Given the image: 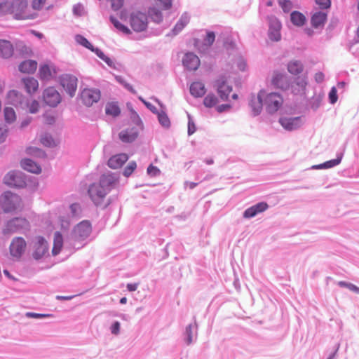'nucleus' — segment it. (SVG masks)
<instances>
[{"mask_svg":"<svg viewBox=\"0 0 359 359\" xmlns=\"http://www.w3.org/2000/svg\"><path fill=\"white\" fill-rule=\"evenodd\" d=\"M149 15L151 20L155 22H160L163 20V15L160 11L155 8H151L148 11Z\"/></svg>","mask_w":359,"mask_h":359,"instance_id":"obj_38","label":"nucleus"},{"mask_svg":"<svg viewBox=\"0 0 359 359\" xmlns=\"http://www.w3.org/2000/svg\"><path fill=\"white\" fill-rule=\"evenodd\" d=\"M13 46L10 41L0 40V55L4 58L11 57L13 54Z\"/></svg>","mask_w":359,"mask_h":359,"instance_id":"obj_27","label":"nucleus"},{"mask_svg":"<svg viewBox=\"0 0 359 359\" xmlns=\"http://www.w3.org/2000/svg\"><path fill=\"white\" fill-rule=\"evenodd\" d=\"M315 80L317 83H321L324 80V74L322 72H317L316 74H315Z\"/></svg>","mask_w":359,"mask_h":359,"instance_id":"obj_63","label":"nucleus"},{"mask_svg":"<svg viewBox=\"0 0 359 359\" xmlns=\"http://www.w3.org/2000/svg\"><path fill=\"white\" fill-rule=\"evenodd\" d=\"M28 107H29V112L32 114H34V113L37 112L39 109V103L36 100H33L28 105Z\"/></svg>","mask_w":359,"mask_h":359,"instance_id":"obj_54","label":"nucleus"},{"mask_svg":"<svg viewBox=\"0 0 359 359\" xmlns=\"http://www.w3.org/2000/svg\"><path fill=\"white\" fill-rule=\"evenodd\" d=\"M266 110L269 114L276 112L283 104V98L278 93H267L264 90H260Z\"/></svg>","mask_w":359,"mask_h":359,"instance_id":"obj_3","label":"nucleus"},{"mask_svg":"<svg viewBox=\"0 0 359 359\" xmlns=\"http://www.w3.org/2000/svg\"><path fill=\"white\" fill-rule=\"evenodd\" d=\"M206 89L205 85L200 81H196L190 86V93L196 97H201L205 95Z\"/></svg>","mask_w":359,"mask_h":359,"instance_id":"obj_28","label":"nucleus"},{"mask_svg":"<svg viewBox=\"0 0 359 359\" xmlns=\"http://www.w3.org/2000/svg\"><path fill=\"white\" fill-rule=\"evenodd\" d=\"M0 207L5 212H13L22 208V200L17 194L6 191L0 196Z\"/></svg>","mask_w":359,"mask_h":359,"instance_id":"obj_2","label":"nucleus"},{"mask_svg":"<svg viewBox=\"0 0 359 359\" xmlns=\"http://www.w3.org/2000/svg\"><path fill=\"white\" fill-rule=\"evenodd\" d=\"M128 156L126 154H118L111 156L107 163L109 168L112 169H118L128 161Z\"/></svg>","mask_w":359,"mask_h":359,"instance_id":"obj_20","label":"nucleus"},{"mask_svg":"<svg viewBox=\"0 0 359 359\" xmlns=\"http://www.w3.org/2000/svg\"><path fill=\"white\" fill-rule=\"evenodd\" d=\"M124 0H111V6L113 10L118 11L122 8Z\"/></svg>","mask_w":359,"mask_h":359,"instance_id":"obj_49","label":"nucleus"},{"mask_svg":"<svg viewBox=\"0 0 359 359\" xmlns=\"http://www.w3.org/2000/svg\"><path fill=\"white\" fill-rule=\"evenodd\" d=\"M76 41L87 48L93 50L92 44L85 37L82 36H77Z\"/></svg>","mask_w":359,"mask_h":359,"instance_id":"obj_47","label":"nucleus"},{"mask_svg":"<svg viewBox=\"0 0 359 359\" xmlns=\"http://www.w3.org/2000/svg\"><path fill=\"white\" fill-rule=\"evenodd\" d=\"M21 166L24 170H26L33 173H40L41 171V167L31 159H24L21 161Z\"/></svg>","mask_w":359,"mask_h":359,"instance_id":"obj_29","label":"nucleus"},{"mask_svg":"<svg viewBox=\"0 0 359 359\" xmlns=\"http://www.w3.org/2000/svg\"><path fill=\"white\" fill-rule=\"evenodd\" d=\"M217 90L222 100H226L232 91V88L229 86L224 77H220L216 81Z\"/></svg>","mask_w":359,"mask_h":359,"instance_id":"obj_14","label":"nucleus"},{"mask_svg":"<svg viewBox=\"0 0 359 359\" xmlns=\"http://www.w3.org/2000/svg\"><path fill=\"white\" fill-rule=\"evenodd\" d=\"M91 233V224L88 221L80 222L74 229L75 238L83 239L88 237Z\"/></svg>","mask_w":359,"mask_h":359,"instance_id":"obj_15","label":"nucleus"},{"mask_svg":"<svg viewBox=\"0 0 359 359\" xmlns=\"http://www.w3.org/2000/svg\"><path fill=\"white\" fill-rule=\"evenodd\" d=\"M43 100L46 104L56 107L61 102V96L55 88L48 87L43 90Z\"/></svg>","mask_w":359,"mask_h":359,"instance_id":"obj_9","label":"nucleus"},{"mask_svg":"<svg viewBox=\"0 0 359 359\" xmlns=\"http://www.w3.org/2000/svg\"><path fill=\"white\" fill-rule=\"evenodd\" d=\"M337 89L335 87L332 88L329 93V99L332 104H334L337 101Z\"/></svg>","mask_w":359,"mask_h":359,"instance_id":"obj_55","label":"nucleus"},{"mask_svg":"<svg viewBox=\"0 0 359 359\" xmlns=\"http://www.w3.org/2000/svg\"><path fill=\"white\" fill-rule=\"evenodd\" d=\"M160 172V170L157 167L152 165H150L147 168V173L152 177L158 175Z\"/></svg>","mask_w":359,"mask_h":359,"instance_id":"obj_52","label":"nucleus"},{"mask_svg":"<svg viewBox=\"0 0 359 359\" xmlns=\"http://www.w3.org/2000/svg\"><path fill=\"white\" fill-rule=\"evenodd\" d=\"M271 83L276 88L286 90L289 88V81L287 76L279 72H274Z\"/></svg>","mask_w":359,"mask_h":359,"instance_id":"obj_16","label":"nucleus"},{"mask_svg":"<svg viewBox=\"0 0 359 359\" xmlns=\"http://www.w3.org/2000/svg\"><path fill=\"white\" fill-rule=\"evenodd\" d=\"M287 71L292 75L297 76L304 71V65L299 60H292L287 64Z\"/></svg>","mask_w":359,"mask_h":359,"instance_id":"obj_30","label":"nucleus"},{"mask_svg":"<svg viewBox=\"0 0 359 359\" xmlns=\"http://www.w3.org/2000/svg\"><path fill=\"white\" fill-rule=\"evenodd\" d=\"M187 23L188 19L187 17L181 18L173 29V32H175V34H177L179 32H180L186 26Z\"/></svg>","mask_w":359,"mask_h":359,"instance_id":"obj_41","label":"nucleus"},{"mask_svg":"<svg viewBox=\"0 0 359 359\" xmlns=\"http://www.w3.org/2000/svg\"><path fill=\"white\" fill-rule=\"evenodd\" d=\"M217 102L218 99L217 96L213 93L208 94L203 100V104L208 108H211L215 106Z\"/></svg>","mask_w":359,"mask_h":359,"instance_id":"obj_35","label":"nucleus"},{"mask_svg":"<svg viewBox=\"0 0 359 359\" xmlns=\"http://www.w3.org/2000/svg\"><path fill=\"white\" fill-rule=\"evenodd\" d=\"M307 86V76L304 75L297 77L292 86V93L296 95H303L305 93Z\"/></svg>","mask_w":359,"mask_h":359,"instance_id":"obj_21","label":"nucleus"},{"mask_svg":"<svg viewBox=\"0 0 359 359\" xmlns=\"http://www.w3.org/2000/svg\"><path fill=\"white\" fill-rule=\"evenodd\" d=\"M55 66L49 62L41 64L39 69V77L41 81H50L57 75Z\"/></svg>","mask_w":359,"mask_h":359,"instance_id":"obj_10","label":"nucleus"},{"mask_svg":"<svg viewBox=\"0 0 359 359\" xmlns=\"http://www.w3.org/2000/svg\"><path fill=\"white\" fill-rule=\"evenodd\" d=\"M4 181L10 187H22L25 185V181L22 174L15 171L8 172L5 175Z\"/></svg>","mask_w":359,"mask_h":359,"instance_id":"obj_12","label":"nucleus"},{"mask_svg":"<svg viewBox=\"0 0 359 359\" xmlns=\"http://www.w3.org/2000/svg\"><path fill=\"white\" fill-rule=\"evenodd\" d=\"M119 139L126 143L135 141L138 136V131L136 127H130L120 132Z\"/></svg>","mask_w":359,"mask_h":359,"instance_id":"obj_17","label":"nucleus"},{"mask_svg":"<svg viewBox=\"0 0 359 359\" xmlns=\"http://www.w3.org/2000/svg\"><path fill=\"white\" fill-rule=\"evenodd\" d=\"M280 4L285 11H289L291 8V2L288 0H283Z\"/></svg>","mask_w":359,"mask_h":359,"instance_id":"obj_61","label":"nucleus"},{"mask_svg":"<svg viewBox=\"0 0 359 359\" xmlns=\"http://www.w3.org/2000/svg\"><path fill=\"white\" fill-rule=\"evenodd\" d=\"M27 153L29 155L36 157H45V153L40 149L36 147H29L27 149Z\"/></svg>","mask_w":359,"mask_h":359,"instance_id":"obj_40","label":"nucleus"},{"mask_svg":"<svg viewBox=\"0 0 359 359\" xmlns=\"http://www.w3.org/2000/svg\"><path fill=\"white\" fill-rule=\"evenodd\" d=\"M110 21L114 25V26L120 32L129 34L131 33L129 28H128L126 25L121 24L116 18L113 16L110 17Z\"/></svg>","mask_w":359,"mask_h":359,"instance_id":"obj_36","label":"nucleus"},{"mask_svg":"<svg viewBox=\"0 0 359 359\" xmlns=\"http://www.w3.org/2000/svg\"><path fill=\"white\" fill-rule=\"evenodd\" d=\"M96 54L97 55V56L101 58L102 60H103L109 66H111L112 65V61L111 60L110 58H109L108 57H107L103 52H102L101 50L97 49L96 50Z\"/></svg>","mask_w":359,"mask_h":359,"instance_id":"obj_53","label":"nucleus"},{"mask_svg":"<svg viewBox=\"0 0 359 359\" xmlns=\"http://www.w3.org/2000/svg\"><path fill=\"white\" fill-rule=\"evenodd\" d=\"M183 65L189 70H196L200 66V60L196 55L188 53L184 55Z\"/></svg>","mask_w":359,"mask_h":359,"instance_id":"obj_18","label":"nucleus"},{"mask_svg":"<svg viewBox=\"0 0 359 359\" xmlns=\"http://www.w3.org/2000/svg\"><path fill=\"white\" fill-rule=\"evenodd\" d=\"M46 0H33L32 7L35 10H40L43 8Z\"/></svg>","mask_w":359,"mask_h":359,"instance_id":"obj_57","label":"nucleus"},{"mask_svg":"<svg viewBox=\"0 0 359 359\" xmlns=\"http://www.w3.org/2000/svg\"><path fill=\"white\" fill-rule=\"evenodd\" d=\"M41 144L46 147H52L55 145V142L52 137L48 134L44 135L40 140Z\"/></svg>","mask_w":359,"mask_h":359,"instance_id":"obj_43","label":"nucleus"},{"mask_svg":"<svg viewBox=\"0 0 359 359\" xmlns=\"http://www.w3.org/2000/svg\"><path fill=\"white\" fill-rule=\"evenodd\" d=\"M138 283H128L127 288L130 292L135 291L137 289Z\"/></svg>","mask_w":359,"mask_h":359,"instance_id":"obj_64","label":"nucleus"},{"mask_svg":"<svg viewBox=\"0 0 359 359\" xmlns=\"http://www.w3.org/2000/svg\"><path fill=\"white\" fill-rule=\"evenodd\" d=\"M26 92L32 95L35 93L39 88V81L33 77H27L22 79Z\"/></svg>","mask_w":359,"mask_h":359,"instance_id":"obj_24","label":"nucleus"},{"mask_svg":"<svg viewBox=\"0 0 359 359\" xmlns=\"http://www.w3.org/2000/svg\"><path fill=\"white\" fill-rule=\"evenodd\" d=\"M158 1V5L163 9H168L171 7V0H156Z\"/></svg>","mask_w":359,"mask_h":359,"instance_id":"obj_56","label":"nucleus"},{"mask_svg":"<svg viewBox=\"0 0 359 359\" xmlns=\"http://www.w3.org/2000/svg\"><path fill=\"white\" fill-rule=\"evenodd\" d=\"M160 123L164 127H169L170 124V119L165 112L158 114V116Z\"/></svg>","mask_w":359,"mask_h":359,"instance_id":"obj_44","label":"nucleus"},{"mask_svg":"<svg viewBox=\"0 0 359 359\" xmlns=\"http://www.w3.org/2000/svg\"><path fill=\"white\" fill-rule=\"evenodd\" d=\"M63 245V238L62 234L57 231L54 234L53 247L52 253L53 255H57L61 250Z\"/></svg>","mask_w":359,"mask_h":359,"instance_id":"obj_31","label":"nucleus"},{"mask_svg":"<svg viewBox=\"0 0 359 359\" xmlns=\"http://www.w3.org/2000/svg\"><path fill=\"white\" fill-rule=\"evenodd\" d=\"M27 249V242L24 238L20 236L14 237L9 245V252L11 256L19 260Z\"/></svg>","mask_w":359,"mask_h":359,"instance_id":"obj_7","label":"nucleus"},{"mask_svg":"<svg viewBox=\"0 0 359 359\" xmlns=\"http://www.w3.org/2000/svg\"><path fill=\"white\" fill-rule=\"evenodd\" d=\"M12 14L16 19L34 18V15L29 11L27 0H13Z\"/></svg>","mask_w":359,"mask_h":359,"instance_id":"obj_8","label":"nucleus"},{"mask_svg":"<svg viewBox=\"0 0 359 359\" xmlns=\"http://www.w3.org/2000/svg\"><path fill=\"white\" fill-rule=\"evenodd\" d=\"M128 22L131 28L137 32L146 30L148 25V18L146 13L136 11L129 15Z\"/></svg>","mask_w":359,"mask_h":359,"instance_id":"obj_6","label":"nucleus"},{"mask_svg":"<svg viewBox=\"0 0 359 359\" xmlns=\"http://www.w3.org/2000/svg\"><path fill=\"white\" fill-rule=\"evenodd\" d=\"M100 98V93L97 90L86 88L81 94L82 102L88 107L92 106L95 102H97Z\"/></svg>","mask_w":359,"mask_h":359,"instance_id":"obj_13","label":"nucleus"},{"mask_svg":"<svg viewBox=\"0 0 359 359\" xmlns=\"http://www.w3.org/2000/svg\"><path fill=\"white\" fill-rule=\"evenodd\" d=\"M316 3L320 6L321 9H327L330 7V0H316Z\"/></svg>","mask_w":359,"mask_h":359,"instance_id":"obj_51","label":"nucleus"},{"mask_svg":"<svg viewBox=\"0 0 359 359\" xmlns=\"http://www.w3.org/2000/svg\"><path fill=\"white\" fill-rule=\"evenodd\" d=\"M280 25L278 21L273 22V25L270 27L269 29V38L270 39L278 41L280 39Z\"/></svg>","mask_w":359,"mask_h":359,"instance_id":"obj_32","label":"nucleus"},{"mask_svg":"<svg viewBox=\"0 0 359 359\" xmlns=\"http://www.w3.org/2000/svg\"><path fill=\"white\" fill-rule=\"evenodd\" d=\"M231 108V105L228 104H222L217 107V110L218 112L221 113L224 111L229 110Z\"/></svg>","mask_w":359,"mask_h":359,"instance_id":"obj_62","label":"nucleus"},{"mask_svg":"<svg viewBox=\"0 0 359 359\" xmlns=\"http://www.w3.org/2000/svg\"><path fill=\"white\" fill-rule=\"evenodd\" d=\"M120 323L116 321L111 326V332L113 334L117 335L120 331Z\"/></svg>","mask_w":359,"mask_h":359,"instance_id":"obj_60","label":"nucleus"},{"mask_svg":"<svg viewBox=\"0 0 359 359\" xmlns=\"http://www.w3.org/2000/svg\"><path fill=\"white\" fill-rule=\"evenodd\" d=\"M236 66L240 71H245L247 69L246 61L241 57H238Z\"/></svg>","mask_w":359,"mask_h":359,"instance_id":"obj_50","label":"nucleus"},{"mask_svg":"<svg viewBox=\"0 0 359 359\" xmlns=\"http://www.w3.org/2000/svg\"><path fill=\"white\" fill-rule=\"evenodd\" d=\"M196 130V127L194 122L189 119L188 122V134L189 135L194 134Z\"/></svg>","mask_w":359,"mask_h":359,"instance_id":"obj_59","label":"nucleus"},{"mask_svg":"<svg viewBox=\"0 0 359 359\" xmlns=\"http://www.w3.org/2000/svg\"><path fill=\"white\" fill-rule=\"evenodd\" d=\"M280 125L286 130H292L298 128L301 125L300 118L283 117L279 120Z\"/></svg>","mask_w":359,"mask_h":359,"instance_id":"obj_22","label":"nucleus"},{"mask_svg":"<svg viewBox=\"0 0 359 359\" xmlns=\"http://www.w3.org/2000/svg\"><path fill=\"white\" fill-rule=\"evenodd\" d=\"M37 62L33 60H27L19 65V71L24 74H34L37 68Z\"/></svg>","mask_w":359,"mask_h":359,"instance_id":"obj_25","label":"nucleus"},{"mask_svg":"<svg viewBox=\"0 0 359 359\" xmlns=\"http://www.w3.org/2000/svg\"><path fill=\"white\" fill-rule=\"evenodd\" d=\"M292 22L296 26H302L306 22L305 16L300 12L294 11L290 15Z\"/></svg>","mask_w":359,"mask_h":359,"instance_id":"obj_33","label":"nucleus"},{"mask_svg":"<svg viewBox=\"0 0 359 359\" xmlns=\"http://www.w3.org/2000/svg\"><path fill=\"white\" fill-rule=\"evenodd\" d=\"M249 105L251 108L253 115L257 116L259 114L262 110L264 102L262 97L260 96V91L257 95H252L250 101Z\"/></svg>","mask_w":359,"mask_h":359,"instance_id":"obj_23","label":"nucleus"},{"mask_svg":"<svg viewBox=\"0 0 359 359\" xmlns=\"http://www.w3.org/2000/svg\"><path fill=\"white\" fill-rule=\"evenodd\" d=\"M215 39V34L213 32H208L204 39L205 43L207 46H210L212 45Z\"/></svg>","mask_w":359,"mask_h":359,"instance_id":"obj_48","label":"nucleus"},{"mask_svg":"<svg viewBox=\"0 0 359 359\" xmlns=\"http://www.w3.org/2000/svg\"><path fill=\"white\" fill-rule=\"evenodd\" d=\"M105 112L107 115L117 116L120 114L119 107L115 103H108L105 107Z\"/></svg>","mask_w":359,"mask_h":359,"instance_id":"obj_34","label":"nucleus"},{"mask_svg":"<svg viewBox=\"0 0 359 359\" xmlns=\"http://www.w3.org/2000/svg\"><path fill=\"white\" fill-rule=\"evenodd\" d=\"M327 13L323 11L315 13L311 17V24L315 28L323 27L327 20Z\"/></svg>","mask_w":359,"mask_h":359,"instance_id":"obj_26","label":"nucleus"},{"mask_svg":"<svg viewBox=\"0 0 359 359\" xmlns=\"http://www.w3.org/2000/svg\"><path fill=\"white\" fill-rule=\"evenodd\" d=\"M13 10V1L10 2L6 0H0V13L6 14L11 13L12 14Z\"/></svg>","mask_w":359,"mask_h":359,"instance_id":"obj_37","label":"nucleus"},{"mask_svg":"<svg viewBox=\"0 0 359 359\" xmlns=\"http://www.w3.org/2000/svg\"><path fill=\"white\" fill-rule=\"evenodd\" d=\"M116 80L122 84L127 90H128L130 92H131L133 94L136 93L135 90L133 88V87L128 83H127L124 79H123L120 76H116Z\"/></svg>","mask_w":359,"mask_h":359,"instance_id":"obj_46","label":"nucleus"},{"mask_svg":"<svg viewBox=\"0 0 359 359\" xmlns=\"http://www.w3.org/2000/svg\"><path fill=\"white\" fill-rule=\"evenodd\" d=\"M115 182L111 175H103L99 182L92 184L88 190V195L96 206L107 207L109 202L106 196Z\"/></svg>","mask_w":359,"mask_h":359,"instance_id":"obj_1","label":"nucleus"},{"mask_svg":"<svg viewBox=\"0 0 359 359\" xmlns=\"http://www.w3.org/2000/svg\"><path fill=\"white\" fill-rule=\"evenodd\" d=\"M269 208V205L265 202L259 203L252 207L245 210L243 213V217L245 218H251L255 217L259 213L263 212Z\"/></svg>","mask_w":359,"mask_h":359,"instance_id":"obj_19","label":"nucleus"},{"mask_svg":"<svg viewBox=\"0 0 359 359\" xmlns=\"http://www.w3.org/2000/svg\"><path fill=\"white\" fill-rule=\"evenodd\" d=\"M341 158L330 160L325 162L323 164L320 165L318 167L321 168H330L338 165L341 162Z\"/></svg>","mask_w":359,"mask_h":359,"instance_id":"obj_45","label":"nucleus"},{"mask_svg":"<svg viewBox=\"0 0 359 359\" xmlns=\"http://www.w3.org/2000/svg\"><path fill=\"white\" fill-rule=\"evenodd\" d=\"M186 334L187 335V343L190 344L192 341V325H189L186 328Z\"/></svg>","mask_w":359,"mask_h":359,"instance_id":"obj_58","label":"nucleus"},{"mask_svg":"<svg viewBox=\"0 0 359 359\" xmlns=\"http://www.w3.org/2000/svg\"><path fill=\"white\" fill-rule=\"evenodd\" d=\"M136 168V163L135 161H130L124 168L123 175L126 177H129L134 172Z\"/></svg>","mask_w":359,"mask_h":359,"instance_id":"obj_42","label":"nucleus"},{"mask_svg":"<svg viewBox=\"0 0 359 359\" xmlns=\"http://www.w3.org/2000/svg\"><path fill=\"white\" fill-rule=\"evenodd\" d=\"M5 120L8 123H12L16 119V115L12 107H6L4 111Z\"/></svg>","mask_w":359,"mask_h":359,"instance_id":"obj_39","label":"nucleus"},{"mask_svg":"<svg viewBox=\"0 0 359 359\" xmlns=\"http://www.w3.org/2000/svg\"><path fill=\"white\" fill-rule=\"evenodd\" d=\"M60 84L69 93L71 97H73L77 88V79L76 76L65 74L60 78Z\"/></svg>","mask_w":359,"mask_h":359,"instance_id":"obj_11","label":"nucleus"},{"mask_svg":"<svg viewBox=\"0 0 359 359\" xmlns=\"http://www.w3.org/2000/svg\"><path fill=\"white\" fill-rule=\"evenodd\" d=\"M31 248L32 257L36 260H39L48 254V243L41 236L34 238L31 243Z\"/></svg>","mask_w":359,"mask_h":359,"instance_id":"obj_5","label":"nucleus"},{"mask_svg":"<svg viewBox=\"0 0 359 359\" xmlns=\"http://www.w3.org/2000/svg\"><path fill=\"white\" fill-rule=\"evenodd\" d=\"M30 224L29 221L24 217H15L8 220L3 229L4 235L11 234L16 232H23L29 231Z\"/></svg>","mask_w":359,"mask_h":359,"instance_id":"obj_4","label":"nucleus"}]
</instances>
